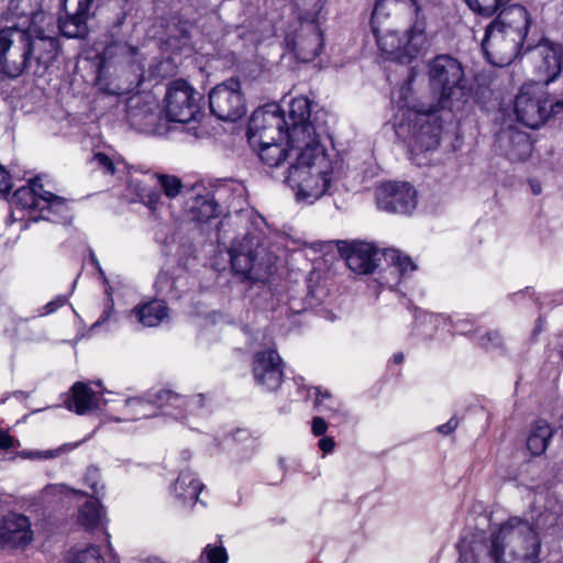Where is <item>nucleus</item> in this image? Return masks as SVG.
<instances>
[{"label": "nucleus", "instance_id": "obj_1", "mask_svg": "<svg viewBox=\"0 0 563 563\" xmlns=\"http://www.w3.org/2000/svg\"><path fill=\"white\" fill-rule=\"evenodd\" d=\"M559 517L544 510L530 519L510 517L490 530L483 543L492 563H539L541 540L553 533Z\"/></svg>", "mask_w": 563, "mask_h": 563}, {"label": "nucleus", "instance_id": "obj_2", "mask_svg": "<svg viewBox=\"0 0 563 563\" xmlns=\"http://www.w3.org/2000/svg\"><path fill=\"white\" fill-rule=\"evenodd\" d=\"M295 161L290 164L285 181L296 191L298 201L311 205L327 195L341 175V161L328 153L319 139L291 145Z\"/></svg>", "mask_w": 563, "mask_h": 563}, {"label": "nucleus", "instance_id": "obj_3", "mask_svg": "<svg viewBox=\"0 0 563 563\" xmlns=\"http://www.w3.org/2000/svg\"><path fill=\"white\" fill-rule=\"evenodd\" d=\"M401 119L395 122L397 136L404 140L411 154L420 155L438 148L442 130L435 109L416 110L399 108Z\"/></svg>", "mask_w": 563, "mask_h": 563}, {"label": "nucleus", "instance_id": "obj_4", "mask_svg": "<svg viewBox=\"0 0 563 563\" xmlns=\"http://www.w3.org/2000/svg\"><path fill=\"white\" fill-rule=\"evenodd\" d=\"M429 81L442 109H460L468 97L462 64L450 55H439L430 62Z\"/></svg>", "mask_w": 563, "mask_h": 563}, {"label": "nucleus", "instance_id": "obj_5", "mask_svg": "<svg viewBox=\"0 0 563 563\" xmlns=\"http://www.w3.org/2000/svg\"><path fill=\"white\" fill-rule=\"evenodd\" d=\"M228 253L233 272L252 280H260L273 264L271 254L260 244L255 235L235 239Z\"/></svg>", "mask_w": 563, "mask_h": 563}, {"label": "nucleus", "instance_id": "obj_6", "mask_svg": "<svg viewBox=\"0 0 563 563\" xmlns=\"http://www.w3.org/2000/svg\"><path fill=\"white\" fill-rule=\"evenodd\" d=\"M371 23L379 51L388 58L401 64L410 63L416 58L426 42L424 30L419 24H415L400 35L396 31L382 32L379 29L382 22L374 23L372 19Z\"/></svg>", "mask_w": 563, "mask_h": 563}, {"label": "nucleus", "instance_id": "obj_7", "mask_svg": "<svg viewBox=\"0 0 563 563\" xmlns=\"http://www.w3.org/2000/svg\"><path fill=\"white\" fill-rule=\"evenodd\" d=\"M203 97L185 80L173 81L165 96V113L169 121L190 124L202 117Z\"/></svg>", "mask_w": 563, "mask_h": 563}, {"label": "nucleus", "instance_id": "obj_8", "mask_svg": "<svg viewBox=\"0 0 563 563\" xmlns=\"http://www.w3.org/2000/svg\"><path fill=\"white\" fill-rule=\"evenodd\" d=\"M555 102L549 93L537 84H526L515 99V114L519 122L530 129H538L551 114Z\"/></svg>", "mask_w": 563, "mask_h": 563}, {"label": "nucleus", "instance_id": "obj_9", "mask_svg": "<svg viewBox=\"0 0 563 563\" xmlns=\"http://www.w3.org/2000/svg\"><path fill=\"white\" fill-rule=\"evenodd\" d=\"M32 67L27 34L21 29L0 30V73L16 78Z\"/></svg>", "mask_w": 563, "mask_h": 563}, {"label": "nucleus", "instance_id": "obj_10", "mask_svg": "<svg viewBox=\"0 0 563 563\" xmlns=\"http://www.w3.org/2000/svg\"><path fill=\"white\" fill-rule=\"evenodd\" d=\"M288 122L280 107L275 103L266 104L253 112L247 136L252 144L263 140L284 141L287 139Z\"/></svg>", "mask_w": 563, "mask_h": 563}, {"label": "nucleus", "instance_id": "obj_11", "mask_svg": "<svg viewBox=\"0 0 563 563\" xmlns=\"http://www.w3.org/2000/svg\"><path fill=\"white\" fill-rule=\"evenodd\" d=\"M209 107L222 121L240 119L245 113L240 81L231 78L216 86L209 93Z\"/></svg>", "mask_w": 563, "mask_h": 563}, {"label": "nucleus", "instance_id": "obj_12", "mask_svg": "<svg viewBox=\"0 0 563 563\" xmlns=\"http://www.w3.org/2000/svg\"><path fill=\"white\" fill-rule=\"evenodd\" d=\"M522 44L519 37L506 34V31L493 21L486 27L482 49L489 63L503 67L510 64Z\"/></svg>", "mask_w": 563, "mask_h": 563}, {"label": "nucleus", "instance_id": "obj_13", "mask_svg": "<svg viewBox=\"0 0 563 563\" xmlns=\"http://www.w3.org/2000/svg\"><path fill=\"white\" fill-rule=\"evenodd\" d=\"M375 197L377 207L387 212L408 214L417 207V191L409 183H384Z\"/></svg>", "mask_w": 563, "mask_h": 563}, {"label": "nucleus", "instance_id": "obj_14", "mask_svg": "<svg viewBox=\"0 0 563 563\" xmlns=\"http://www.w3.org/2000/svg\"><path fill=\"white\" fill-rule=\"evenodd\" d=\"M285 41L296 57L305 63L314 59L323 46L319 22L299 20L298 27L287 34Z\"/></svg>", "mask_w": 563, "mask_h": 563}, {"label": "nucleus", "instance_id": "obj_15", "mask_svg": "<svg viewBox=\"0 0 563 563\" xmlns=\"http://www.w3.org/2000/svg\"><path fill=\"white\" fill-rule=\"evenodd\" d=\"M310 102L306 97L294 98L288 107V145H302L319 139L313 125L309 122Z\"/></svg>", "mask_w": 563, "mask_h": 563}, {"label": "nucleus", "instance_id": "obj_16", "mask_svg": "<svg viewBox=\"0 0 563 563\" xmlns=\"http://www.w3.org/2000/svg\"><path fill=\"white\" fill-rule=\"evenodd\" d=\"M8 20L12 21L9 27L21 29L26 34L46 23L54 22L53 16L42 10L40 0H11L8 7Z\"/></svg>", "mask_w": 563, "mask_h": 563}, {"label": "nucleus", "instance_id": "obj_17", "mask_svg": "<svg viewBox=\"0 0 563 563\" xmlns=\"http://www.w3.org/2000/svg\"><path fill=\"white\" fill-rule=\"evenodd\" d=\"M53 23H46L44 26L27 33V47L30 48L32 65L36 66L35 74H38L41 69H46L57 56L58 42L54 36Z\"/></svg>", "mask_w": 563, "mask_h": 563}, {"label": "nucleus", "instance_id": "obj_18", "mask_svg": "<svg viewBox=\"0 0 563 563\" xmlns=\"http://www.w3.org/2000/svg\"><path fill=\"white\" fill-rule=\"evenodd\" d=\"M155 401L162 407L163 413L178 420L200 416L205 411V396L202 394L190 397L176 394L172 390L156 391Z\"/></svg>", "mask_w": 563, "mask_h": 563}, {"label": "nucleus", "instance_id": "obj_19", "mask_svg": "<svg viewBox=\"0 0 563 563\" xmlns=\"http://www.w3.org/2000/svg\"><path fill=\"white\" fill-rule=\"evenodd\" d=\"M252 372L258 386L266 390H276L283 382L279 354L272 349L255 353Z\"/></svg>", "mask_w": 563, "mask_h": 563}, {"label": "nucleus", "instance_id": "obj_20", "mask_svg": "<svg viewBox=\"0 0 563 563\" xmlns=\"http://www.w3.org/2000/svg\"><path fill=\"white\" fill-rule=\"evenodd\" d=\"M33 540L30 519L20 514L10 512L0 522V548H25Z\"/></svg>", "mask_w": 563, "mask_h": 563}, {"label": "nucleus", "instance_id": "obj_21", "mask_svg": "<svg viewBox=\"0 0 563 563\" xmlns=\"http://www.w3.org/2000/svg\"><path fill=\"white\" fill-rule=\"evenodd\" d=\"M534 54L540 58L537 65L539 81L547 86L562 71L563 45L545 40L538 44Z\"/></svg>", "mask_w": 563, "mask_h": 563}, {"label": "nucleus", "instance_id": "obj_22", "mask_svg": "<svg viewBox=\"0 0 563 563\" xmlns=\"http://www.w3.org/2000/svg\"><path fill=\"white\" fill-rule=\"evenodd\" d=\"M92 0H64L66 19L59 20L58 27L67 37H82L87 33V20Z\"/></svg>", "mask_w": 563, "mask_h": 563}, {"label": "nucleus", "instance_id": "obj_23", "mask_svg": "<svg viewBox=\"0 0 563 563\" xmlns=\"http://www.w3.org/2000/svg\"><path fill=\"white\" fill-rule=\"evenodd\" d=\"M379 251L371 243H353L346 254L347 267L356 274H371L377 267Z\"/></svg>", "mask_w": 563, "mask_h": 563}, {"label": "nucleus", "instance_id": "obj_24", "mask_svg": "<svg viewBox=\"0 0 563 563\" xmlns=\"http://www.w3.org/2000/svg\"><path fill=\"white\" fill-rule=\"evenodd\" d=\"M493 22L503 27L506 34L519 37L521 42H523L530 25L528 11L519 4L504 9Z\"/></svg>", "mask_w": 563, "mask_h": 563}, {"label": "nucleus", "instance_id": "obj_25", "mask_svg": "<svg viewBox=\"0 0 563 563\" xmlns=\"http://www.w3.org/2000/svg\"><path fill=\"white\" fill-rule=\"evenodd\" d=\"M45 189L38 177L30 180L27 186L15 190L12 201L22 209H27L30 214L38 212L42 203L45 202Z\"/></svg>", "mask_w": 563, "mask_h": 563}, {"label": "nucleus", "instance_id": "obj_26", "mask_svg": "<svg viewBox=\"0 0 563 563\" xmlns=\"http://www.w3.org/2000/svg\"><path fill=\"white\" fill-rule=\"evenodd\" d=\"M131 313L144 327H157L168 318V307L164 300L154 299L142 302Z\"/></svg>", "mask_w": 563, "mask_h": 563}, {"label": "nucleus", "instance_id": "obj_27", "mask_svg": "<svg viewBox=\"0 0 563 563\" xmlns=\"http://www.w3.org/2000/svg\"><path fill=\"white\" fill-rule=\"evenodd\" d=\"M203 485L198 481L194 473L184 471L177 477L173 490L181 506L195 505Z\"/></svg>", "mask_w": 563, "mask_h": 563}, {"label": "nucleus", "instance_id": "obj_28", "mask_svg": "<svg viewBox=\"0 0 563 563\" xmlns=\"http://www.w3.org/2000/svg\"><path fill=\"white\" fill-rule=\"evenodd\" d=\"M44 198L46 201L42 203V207L38 210L40 214L38 217H34V220L41 218L53 222H60L66 221L69 218V208L65 199L48 190L45 191Z\"/></svg>", "mask_w": 563, "mask_h": 563}, {"label": "nucleus", "instance_id": "obj_29", "mask_svg": "<svg viewBox=\"0 0 563 563\" xmlns=\"http://www.w3.org/2000/svg\"><path fill=\"white\" fill-rule=\"evenodd\" d=\"M393 10L416 14L419 7L416 0H377L373 10L374 23L382 22Z\"/></svg>", "mask_w": 563, "mask_h": 563}, {"label": "nucleus", "instance_id": "obj_30", "mask_svg": "<svg viewBox=\"0 0 563 563\" xmlns=\"http://www.w3.org/2000/svg\"><path fill=\"white\" fill-rule=\"evenodd\" d=\"M155 394H150L147 398L133 397L125 401L128 419L137 420L156 416V410L162 409L155 401Z\"/></svg>", "mask_w": 563, "mask_h": 563}, {"label": "nucleus", "instance_id": "obj_31", "mask_svg": "<svg viewBox=\"0 0 563 563\" xmlns=\"http://www.w3.org/2000/svg\"><path fill=\"white\" fill-rule=\"evenodd\" d=\"M553 430L545 421H538L530 430L527 448L532 455H541L548 448Z\"/></svg>", "mask_w": 563, "mask_h": 563}, {"label": "nucleus", "instance_id": "obj_32", "mask_svg": "<svg viewBox=\"0 0 563 563\" xmlns=\"http://www.w3.org/2000/svg\"><path fill=\"white\" fill-rule=\"evenodd\" d=\"M506 137L509 142L507 155L511 161H525L530 156L532 143L527 133L509 130Z\"/></svg>", "mask_w": 563, "mask_h": 563}, {"label": "nucleus", "instance_id": "obj_33", "mask_svg": "<svg viewBox=\"0 0 563 563\" xmlns=\"http://www.w3.org/2000/svg\"><path fill=\"white\" fill-rule=\"evenodd\" d=\"M71 391L73 397L71 401L68 404V408L74 409L78 415H84L88 410L97 407V397L87 385L76 383Z\"/></svg>", "mask_w": 563, "mask_h": 563}, {"label": "nucleus", "instance_id": "obj_34", "mask_svg": "<svg viewBox=\"0 0 563 563\" xmlns=\"http://www.w3.org/2000/svg\"><path fill=\"white\" fill-rule=\"evenodd\" d=\"M278 142L279 141L263 140L255 143L260 145L258 155L261 159L271 167L279 166L289 155L288 151Z\"/></svg>", "mask_w": 563, "mask_h": 563}, {"label": "nucleus", "instance_id": "obj_35", "mask_svg": "<svg viewBox=\"0 0 563 563\" xmlns=\"http://www.w3.org/2000/svg\"><path fill=\"white\" fill-rule=\"evenodd\" d=\"M104 511L98 500L85 503L78 510V522L86 530H95L102 525Z\"/></svg>", "mask_w": 563, "mask_h": 563}, {"label": "nucleus", "instance_id": "obj_36", "mask_svg": "<svg viewBox=\"0 0 563 563\" xmlns=\"http://www.w3.org/2000/svg\"><path fill=\"white\" fill-rule=\"evenodd\" d=\"M194 220L207 222L218 214V205L210 194L197 196L189 207Z\"/></svg>", "mask_w": 563, "mask_h": 563}, {"label": "nucleus", "instance_id": "obj_37", "mask_svg": "<svg viewBox=\"0 0 563 563\" xmlns=\"http://www.w3.org/2000/svg\"><path fill=\"white\" fill-rule=\"evenodd\" d=\"M385 258L390 264L391 273L398 275V283L405 279L409 273L416 271L417 266L410 257L404 255L398 250L389 249L385 252Z\"/></svg>", "mask_w": 563, "mask_h": 563}, {"label": "nucleus", "instance_id": "obj_38", "mask_svg": "<svg viewBox=\"0 0 563 563\" xmlns=\"http://www.w3.org/2000/svg\"><path fill=\"white\" fill-rule=\"evenodd\" d=\"M132 186L140 202L145 205L153 212L159 210L164 202L162 194L155 187L142 181H133Z\"/></svg>", "mask_w": 563, "mask_h": 563}, {"label": "nucleus", "instance_id": "obj_39", "mask_svg": "<svg viewBox=\"0 0 563 563\" xmlns=\"http://www.w3.org/2000/svg\"><path fill=\"white\" fill-rule=\"evenodd\" d=\"M151 179L155 185L159 186L164 196L168 199H174L181 192L183 183L175 175L156 173L151 175Z\"/></svg>", "mask_w": 563, "mask_h": 563}, {"label": "nucleus", "instance_id": "obj_40", "mask_svg": "<svg viewBox=\"0 0 563 563\" xmlns=\"http://www.w3.org/2000/svg\"><path fill=\"white\" fill-rule=\"evenodd\" d=\"M298 11V19L302 21L319 22L323 9V0H294Z\"/></svg>", "mask_w": 563, "mask_h": 563}, {"label": "nucleus", "instance_id": "obj_41", "mask_svg": "<svg viewBox=\"0 0 563 563\" xmlns=\"http://www.w3.org/2000/svg\"><path fill=\"white\" fill-rule=\"evenodd\" d=\"M77 445L78 443H65L53 450H23L20 456L26 460H52L73 451Z\"/></svg>", "mask_w": 563, "mask_h": 563}, {"label": "nucleus", "instance_id": "obj_42", "mask_svg": "<svg viewBox=\"0 0 563 563\" xmlns=\"http://www.w3.org/2000/svg\"><path fill=\"white\" fill-rule=\"evenodd\" d=\"M443 316L422 312L417 317L419 334L426 338L432 336L440 325L444 324Z\"/></svg>", "mask_w": 563, "mask_h": 563}, {"label": "nucleus", "instance_id": "obj_43", "mask_svg": "<svg viewBox=\"0 0 563 563\" xmlns=\"http://www.w3.org/2000/svg\"><path fill=\"white\" fill-rule=\"evenodd\" d=\"M468 8L482 15L490 16L509 0H465Z\"/></svg>", "mask_w": 563, "mask_h": 563}, {"label": "nucleus", "instance_id": "obj_44", "mask_svg": "<svg viewBox=\"0 0 563 563\" xmlns=\"http://www.w3.org/2000/svg\"><path fill=\"white\" fill-rule=\"evenodd\" d=\"M68 563H104V560L97 547H89L85 550L71 551Z\"/></svg>", "mask_w": 563, "mask_h": 563}, {"label": "nucleus", "instance_id": "obj_45", "mask_svg": "<svg viewBox=\"0 0 563 563\" xmlns=\"http://www.w3.org/2000/svg\"><path fill=\"white\" fill-rule=\"evenodd\" d=\"M201 563H227L228 554L224 548L208 544L201 555Z\"/></svg>", "mask_w": 563, "mask_h": 563}, {"label": "nucleus", "instance_id": "obj_46", "mask_svg": "<svg viewBox=\"0 0 563 563\" xmlns=\"http://www.w3.org/2000/svg\"><path fill=\"white\" fill-rule=\"evenodd\" d=\"M70 494L85 495L82 492L70 488L65 484H49L42 490L43 498L45 499H51L58 496H68Z\"/></svg>", "mask_w": 563, "mask_h": 563}, {"label": "nucleus", "instance_id": "obj_47", "mask_svg": "<svg viewBox=\"0 0 563 563\" xmlns=\"http://www.w3.org/2000/svg\"><path fill=\"white\" fill-rule=\"evenodd\" d=\"M478 344L485 349H498L503 345V339L497 331H487L478 338Z\"/></svg>", "mask_w": 563, "mask_h": 563}, {"label": "nucleus", "instance_id": "obj_48", "mask_svg": "<svg viewBox=\"0 0 563 563\" xmlns=\"http://www.w3.org/2000/svg\"><path fill=\"white\" fill-rule=\"evenodd\" d=\"M66 302H67V297L64 295H59L43 307V311L40 313V316L51 314V313L55 312L57 309H59L60 307H63Z\"/></svg>", "mask_w": 563, "mask_h": 563}, {"label": "nucleus", "instance_id": "obj_49", "mask_svg": "<svg viewBox=\"0 0 563 563\" xmlns=\"http://www.w3.org/2000/svg\"><path fill=\"white\" fill-rule=\"evenodd\" d=\"M93 162L97 166L102 168L106 173L113 174L114 173V165L110 157H108L103 153H97L93 156Z\"/></svg>", "mask_w": 563, "mask_h": 563}, {"label": "nucleus", "instance_id": "obj_50", "mask_svg": "<svg viewBox=\"0 0 563 563\" xmlns=\"http://www.w3.org/2000/svg\"><path fill=\"white\" fill-rule=\"evenodd\" d=\"M98 479H99V471L93 467L88 468L86 476H85V482L96 494H99L100 489L102 488V486H100V488H99Z\"/></svg>", "mask_w": 563, "mask_h": 563}, {"label": "nucleus", "instance_id": "obj_51", "mask_svg": "<svg viewBox=\"0 0 563 563\" xmlns=\"http://www.w3.org/2000/svg\"><path fill=\"white\" fill-rule=\"evenodd\" d=\"M331 395L329 391H321L320 388H316V406L320 411H324L327 409L333 410L332 406H328L324 404L325 399H330Z\"/></svg>", "mask_w": 563, "mask_h": 563}, {"label": "nucleus", "instance_id": "obj_52", "mask_svg": "<svg viewBox=\"0 0 563 563\" xmlns=\"http://www.w3.org/2000/svg\"><path fill=\"white\" fill-rule=\"evenodd\" d=\"M11 187L12 184L8 172L2 166H0V194L9 192Z\"/></svg>", "mask_w": 563, "mask_h": 563}, {"label": "nucleus", "instance_id": "obj_53", "mask_svg": "<svg viewBox=\"0 0 563 563\" xmlns=\"http://www.w3.org/2000/svg\"><path fill=\"white\" fill-rule=\"evenodd\" d=\"M311 427L314 435H322L328 429L327 422L321 417H314Z\"/></svg>", "mask_w": 563, "mask_h": 563}, {"label": "nucleus", "instance_id": "obj_54", "mask_svg": "<svg viewBox=\"0 0 563 563\" xmlns=\"http://www.w3.org/2000/svg\"><path fill=\"white\" fill-rule=\"evenodd\" d=\"M459 426V419L455 417H452L446 423H443L438 427V431L442 434H450L452 433Z\"/></svg>", "mask_w": 563, "mask_h": 563}, {"label": "nucleus", "instance_id": "obj_55", "mask_svg": "<svg viewBox=\"0 0 563 563\" xmlns=\"http://www.w3.org/2000/svg\"><path fill=\"white\" fill-rule=\"evenodd\" d=\"M15 440L9 433L0 431V449L8 450L14 446Z\"/></svg>", "mask_w": 563, "mask_h": 563}, {"label": "nucleus", "instance_id": "obj_56", "mask_svg": "<svg viewBox=\"0 0 563 563\" xmlns=\"http://www.w3.org/2000/svg\"><path fill=\"white\" fill-rule=\"evenodd\" d=\"M319 448L321 451H323L324 453H330L333 451L334 449V441L332 438H329V437H324L322 439H320L319 441Z\"/></svg>", "mask_w": 563, "mask_h": 563}, {"label": "nucleus", "instance_id": "obj_57", "mask_svg": "<svg viewBox=\"0 0 563 563\" xmlns=\"http://www.w3.org/2000/svg\"><path fill=\"white\" fill-rule=\"evenodd\" d=\"M552 110L554 112H562L563 111V101H555V104H552Z\"/></svg>", "mask_w": 563, "mask_h": 563}, {"label": "nucleus", "instance_id": "obj_58", "mask_svg": "<svg viewBox=\"0 0 563 563\" xmlns=\"http://www.w3.org/2000/svg\"><path fill=\"white\" fill-rule=\"evenodd\" d=\"M90 257H91V262L93 263V265L96 266V268L99 271L100 274H103L101 267H100V263L99 261L97 260V257L95 256L93 253L90 254Z\"/></svg>", "mask_w": 563, "mask_h": 563}, {"label": "nucleus", "instance_id": "obj_59", "mask_svg": "<svg viewBox=\"0 0 563 563\" xmlns=\"http://www.w3.org/2000/svg\"><path fill=\"white\" fill-rule=\"evenodd\" d=\"M531 187L534 195H539L541 192V186L539 184H532Z\"/></svg>", "mask_w": 563, "mask_h": 563}, {"label": "nucleus", "instance_id": "obj_60", "mask_svg": "<svg viewBox=\"0 0 563 563\" xmlns=\"http://www.w3.org/2000/svg\"><path fill=\"white\" fill-rule=\"evenodd\" d=\"M402 360H404V355L401 353H397V354L394 355V362L395 363L399 364V363L402 362Z\"/></svg>", "mask_w": 563, "mask_h": 563}, {"label": "nucleus", "instance_id": "obj_61", "mask_svg": "<svg viewBox=\"0 0 563 563\" xmlns=\"http://www.w3.org/2000/svg\"><path fill=\"white\" fill-rule=\"evenodd\" d=\"M122 49H123V51H129L131 54H135V52H136V48H135V47H133V46H128V45L122 46Z\"/></svg>", "mask_w": 563, "mask_h": 563}, {"label": "nucleus", "instance_id": "obj_62", "mask_svg": "<svg viewBox=\"0 0 563 563\" xmlns=\"http://www.w3.org/2000/svg\"><path fill=\"white\" fill-rule=\"evenodd\" d=\"M107 319H108V316H104V317L100 318V319L96 322V325H97V324H100V323H102V322H104Z\"/></svg>", "mask_w": 563, "mask_h": 563}, {"label": "nucleus", "instance_id": "obj_63", "mask_svg": "<svg viewBox=\"0 0 563 563\" xmlns=\"http://www.w3.org/2000/svg\"><path fill=\"white\" fill-rule=\"evenodd\" d=\"M416 163H417L418 165H422V164H423V162H421V161H419V159H417V161H416Z\"/></svg>", "mask_w": 563, "mask_h": 563}]
</instances>
